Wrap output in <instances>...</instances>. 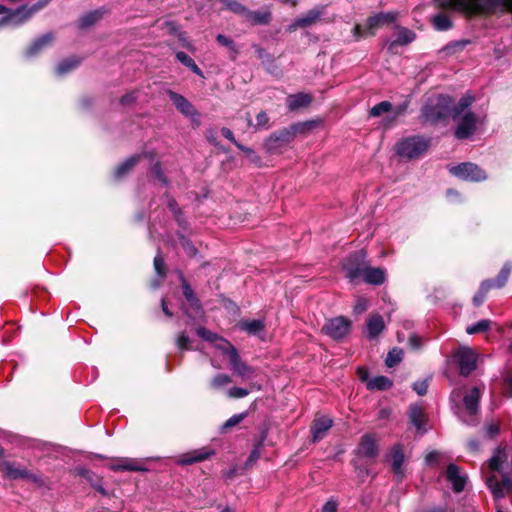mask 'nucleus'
Wrapping results in <instances>:
<instances>
[{
  "mask_svg": "<svg viewBox=\"0 0 512 512\" xmlns=\"http://www.w3.org/2000/svg\"><path fill=\"white\" fill-rule=\"evenodd\" d=\"M369 307V301L366 298L359 297L356 301V304L354 306V313L355 314H362L365 312Z\"/></svg>",
  "mask_w": 512,
  "mask_h": 512,
  "instance_id": "nucleus-60",
  "label": "nucleus"
},
{
  "mask_svg": "<svg viewBox=\"0 0 512 512\" xmlns=\"http://www.w3.org/2000/svg\"><path fill=\"white\" fill-rule=\"evenodd\" d=\"M397 17L398 13L394 11L381 12L370 16L366 22V30H363L360 25H355L353 28V35L356 39H360L366 35H374L378 28L394 23L397 20Z\"/></svg>",
  "mask_w": 512,
  "mask_h": 512,
  "instance_id": "nucleus-5",
  "label": "nucleus"
},
{
  "mask_svg": "<svg viewBox=\"0 0 512 512\" xmlns=\"http://www.w3.org/2000/svg\"><path fill=\"white\" fill-rule=\"evenodd\" d=\"M511 270L512 264L510 262L505 263L502 269L500 270L499 274L497 275L496 279L491 280L493 282L492 288H502L506 284L510 276Z\"/></svg>",
  "mask_w": 512,
  "mask_h": 512,
  "instance_id": "nucleus-41",
  "label": "nucleus"
},
{
  "mask_svg": "<svg viewBox=\"0 0 512 512\" xmlns=\"http://www.w3.org/2000/svg\"><path fill=\"white\" fill-rule=\"evenodd\" d=\"M167 207L175 216L176 221L182 227H185L186 221L182 218V213L175 199L169 197L167 194L165 195Z\"/></svg>",
  "mask_w": 512,
  "mask_h": 512,
  "instance_id": "nucleus-43",
  "label": "nucleus"
},
{
  "mask_svg": "<svg viewBox=\"0 0 512 512\" xmlns=\"http://www.w3.org/2000/svg\"><path fill=\"white\" fill-rule=\"evenodd\" d=\"M431 380H432V375H428L422 380H417L412 384V389L419 396H424L427 393V390H428Z\"/></svg>",
  "mask_w": 512,
  "mask_h": 512,
  "instance_id": "nucleus-47",
  "label": "nucleus"
},
{
  "mask_svg": "<svg viewBox=\"0 0 512 512\" xmlns=\"http://www.w3.org/2000/svg\"><path fill=\"white\" fill-rule=\"evenodd\" d=\"M232 382V378L224 373H219L213 377L211 380V388L215 390H219L226 385L230 384Z\"/></svg>",
  "mask_w": 512,
  "mask_h": 512,
  "instance_id": "nucleus-46",
  "label": "nucleus"
},
{
  "mask_svg": "<svg viewBox=\"0 0 512 512\" xmlns=\"http://www.w3.org/2000/svg\"><path fill=\"white\" fill-rule=\"evenodd\" d=\"M493 322L489 319H481L480 321L470 324L465 331L468 335L485 333L492 327Z\"/></svg>",
  "mask_w": 512,
  "mask_h": 512,
  "instance_id": "nucleus-37",
  "label": "nucleus"
},
{
  "mask_svg": "<svg viewBox=\"0 0 512 512\" xmlns=\"http://www.w3.org/2000/svg\"><path fill=\"white\" fill-rule=\"evenodd\" d=\"M506 453L503 449H497L494 455L491 457L489 461V467L492 471H499L501 469V465L504 461H506Z\"/></svg>",
  "mask_w": 512,
  "mask_h": 512,
  "instance_id": "nucleus-45",
  "label": "nucleus"
},
{
  "mask_svg": "<svg viewBox=\"0 0 512 512\" xmlns=\"http://www.w3.org/2000/svg\"><path fill=\"white\" fill-rule=\"evenodd\" d=\"M385 329V322L381 315L373 314L367 319L364 333L370 340L377 338Z\"/></svg>",
  "mask_w": 512,
  "mask_h": 512,
  "instance_id": "nucleus-25",
  "label": "nucleus"
},
{
  "mask_svg": "<svg viewBox=\"0 0 512 512\" xmlns=\"http://www.w3.org/2000/svg\"><path fill=\"white\" fill-rule=\"evenodd\" d=\"M473 102L474 97L470 93H466L450 110V116L456 124L455 136L458 139H467L476 131L478 118L469 109Z\"/></svg>",
  "mask_w": 512,
  "mask_h": 512,
  "instance_id": "nucleus-1",
  "label": "nucleus"
},
{
  "mask_svg": "<svg viewBox=\"0 0 512 512\" xmlns=\"http://www.w3.org/2000/svg\"><path fill=\"white\" fill-rule=\"evenodd\" d=\"M311 101L312 98L309 94H293L287 97V107L290 111H295L300 108L308 106L311 103Z\"/></svg>",
  "mask_w": 512,
  "mask_h": 512,
  "instance_id": "nucleus-31",
  "label": "nucleus"
},
{
  "mask_svg": "<svg viewBox=\"0 0 512 512\" xmlns=\"http://www.w3.org/2000/svg\"><path fill=\"white\" fill-rule=\"evenodd\" d=\"M212 454V450L202 448L180 455L176 463L179 465H191L208 459Z\"/></svg>",
  "mask_w": 512,
  "mask_h": 512,
  "instance_id": "nucleus-21",
  "label": "nucleus"
},
{
  "mask_svg": "<svg viewBox=\"0 0 512 512\" xmlns=\"http://www.w3.org/2000/svg\"><path fill=\"white\" fill-rule=\"evenodd\" d=\"M358 453L362 457L374 458L378 454V446L371 435H364L358 446Z\"/></svg>",
  "mask_w": 512,
  "mask_h": 512,
  "instance_id": "nucleus-28",
  "label": "nucleus"
},
{
  "mask_svg": "<svg viewBox=\"0 0 512 512\" xmlns=\"http://www.w3.org/2000/svg\"><path fill=\"white\" fill-rule=\"evenodd\" d=\"M409 422L413 425L420 434H423L425 429V422L427 420L424 408L420 404H411L408 410Z\"/></svg>",
  "mask_w": 512,
  "mask_h": 512,
  "instance_id": "nucleus-19",
  "label": "nucleus"
},
{
  "mask_svg": "<svg viewBox=\"0 0 512 512\" xmlns=\"http://www.w3.org/2000/svg\"><path fill=\"white\" fill-rule=\"evenodd\" d=\"M396 29V39L387 43V49L389 52H394L397 46L408 45L416 39L414 31L402 26H397Z\"/></svg>",
  "mask_w": 512,
  "mask_h": 512,
  "instance_id": "nucleus-17",
  "label": "nucleus"
},
{
  "mask_svg": "<svg viewBox=\"0 0 512 512\" xmlns=\"http://www.w3.org/2000/svg\"><path fill=\"white\" fill-rule=\"evenodd\" d=\"M0 471L3 477L10 480L28 479L37 482L38 477L24 467L17 465L14 462L7 460H0Z\"/></svg>",
  "mask_w": 512,
  "mask_h": 512,
  "instance_id": "nucleus-9",
  "label": "nucleus"
},
{
  "mask_svg": "<svg viewBox=\"0 0 512 512\" xmlns=\"http://www.w3.org/2000/svg\"><path fill=\"white\" fill-rule=\"evenodd\" d=\"M362 381L367 382V389L385 391L393 386V382L386 376H376L372 379H368V375L363 373L360 376Z\"/></svg>",
  "mask_w": 512,
  "mask_h": 512,
  "instance_id": "nucleus-29",
  "label": "nucleus"
},
{
  "mask_svg": "<svg viewBox=\"0 0 512 512\" xmlns=\"http://www.w3.org/2000/svg\"><path fill=\"white\" fill-rule=\"evenodd\" d=\"M113 471H146L147 468L143 463L134 458H120L110 466Z\"/></svg>",
  "mask_w": 512,
  "mask_h": 512,
  "instance_id": "nucleus-26",
  "label": "nucleus"
},
{
  "mask_svg": "<svg viewBox=\"0 0 512 512\" xmlns=\"http://www.w3.org/2000/svg\"><path fill=\"white\" fill-rule=\"evenodd\" d=\"M245 19L252 25H266L271 21V12L267 9L262 11H251L248 9Z\"/></svg>",
  "mask_w": 512,
  "mask_h": 512,
  "instance_id": "nucleus-35",
  "label": "nucleus"
},
{
  "mask_svg": "<svg viewBox=\"0 0 512 512\" xmlns=\"http://www.w3.org/2000/svg\"><path fill=\"white\" fill-rule=\"evenodd\" d=\"M177 347L180 350H190L191 340L185 332L179 334L176 340Z\"/></svg>",
  "mask_w": 512,
  "mask_h": 512,
  "instance_id": "nucleus-58",
  "label": "nucleus"
},
{
  "mask_svg": "<svg viewBox=\"0 0 512 512\" xmlns=\"http://www.w3.org/2000/svg\"><path fill=\"white\" fill-rule=\"evenodd\" d=\"M182 290L183 295L189 305V307L184 306L185 314L191 319H196L200 317L203 313L201 303L194 295V292L190 285L184 279L182 282Z\"/></svg>",
  "mask_w": 512,
  "mask_h": 512,
  "instance_id": "nucleus-13",
  "label": "nucleus"
},
{
  "mask_svg": "<svg viewBox=\"0 0 512 512\" xmlns=\"http://www.w3.org/2000/svg\"><path fill=\"white\" fill-rule=\"evenodd\" d=\"M481 397V390L478 387H473L465 392L463 397V406L459 417L467 424H474L476 416L479 411V399Z\"/></svg>",
  "mask_w": 512,
  "mask_h": 512,
  "instance_id": "nucleus-6",
  "label": "nucleus"
},
{
  "mask_svg": "<svg viewBox=\"0 0 512 512\" xmlns=\"http://www.w3.org/2000/svg\"><path fill=\"white\" fill-rule=\"evenodd\" d=\"M434 6L439 9H443V12L434 14L431 17L433 27L438 31H446L448 29V14L446 9L448 8V0H434Z\"/></svg>",
  "mask_w": 512,
  "mask_h": 512,
  "instance_id": "nucleus-22",
  "label": "nucleus"
},
{
  "mask_svg": "<svg viewBox=\"0 0 512 512\" xmlns=\"http://www.w3.org/2000/svg\"><path fill=\"white\" fill-rule=\"evenodd\" d=\"M240 330L247 332L251 335H259L264 331L265 323L260 319L241 320L238 324Z\"/></svg>",
  "mask_w": 512,
  "mask_h": 512,
  "instance_id": "nucleus-33",
  "label": "nucleus"
},
{
  "mask_svg": "<svg viewBox=\"0 0 512 512\" xmlns=\"http://www.w3.org/2000/svg\"><path fill=\"white\" fill-rule=\"evenodd\" d=\"M312 127H314V123L308 121V122L295 123V124H293V125H291L290 127H287V128H288V130L290 132H293V138H295V136L297 134H302L306 130L311 129Z\"/></svg>",
  "mask_w": 512,
  "mask_h": 512,
  "instance_id": "nucleus-51",
  "label": "nucleus"
},
{
  "mask_svg": "<svg viewBox=\"0 0 512 512\" xmlns=\"http://www.w3.org/2000/svg\"><path fill=\"white\" fill-rule=\"evenodd\" d=\"M431 145V138L422 135H413L402 138L396 143V154L404 159L412 160L423 156Z\"/></svg>",
  "mask_w": 512,
  "mask_h": 512,
  "instance_id": "nucleus-2",
  "label": "nucleus"
},
{
  "mask_svg": "<svg viewBox=\"0 0 512 512\" xmlns=\"http://www.w3.org/2000/svg\"><path fill=\"white\" fill-rule=\"evenodd\" d=\"M338 507V502L336 499H329L322 507L321 512H336Z\"/></svg>",
  "mask_w": 512,
  "mask_h": 512,
  "instance_id": "nucleus-64",
  "label": "nucleus"
},
{
  "mask_svg": "<svg viewBox=\"0 0 512 512\" xmlns=\"http://www.w3.org/2000/svg\"><path fill=\"white\" fill-rule=\"evenodd\" d=\"M392 109V104L389 101H382L374 105L369 112L371 117H378L383 113L389 112Z\"/></svg>",
  "mask_w": 512,
  "mask_h": 512,
  "instance_id": "nucleus-49",
  "label": "nucleus"
},
{
  "mask_svg": "<svg viewBox=\"0 0 512 512\" xmlns=\"http://www.w3.org/2000/svg\"><path fill=\"white\" fill-rule=\"evenodd\" d=\"M229 366L234 374L242 379H251L255 375V368L242 361L237 349L230 350Z\"/></svg>",
  "mask_w": 512,
  "mask_h": 512,
  "instance_id": "nucleus-12",
  "label": "nucleus"
},
{
  "mask_svg": "<svg viewBox=\"0 0 512 512\" xmlns=\"http://www.w3.org/2000/svg\"><path fill=\"white\" fill-rule=\"evenodd\" d=\"M293 139V132H290L286 127L271 133L265 140L264 147L268 153L274 154L293 141Z\"/></svg>",
  "mask_w": 512,
  "mask_h": 512,
  "instance_id": "nucleus-11",
  "label": "nucleus"
},
{
  "mask_svg": "<svg viewBox=\"0 0 512 512\" xmlns=\"http://www.w3.org/2000/svg\"><path fill=\"white\" fill-rule=\"evenodd\" d=\"M216 40L220 45L227 47L232 52H237L236 45L232 39L226 37L225 35L218 34Z\"/></svg>",
  "mask_w": 512,
  "mask_h": 512,
  "instance_id": "nucleus-59",
  "label": "nucleus"
},
{
  "mask_svg": "<svg viewBox=\"0 0 512 512\" xmlns=\"http://www.w3.org/2000/svg\"><path fill=\"white\" fill-rule=\"evenodd\" d=\"M467 480V475L460 471L456 465L450 463V483L454 491L461 492L465 488Z\"/></svg>",
  "mask_w": 512,
  "mask_h": 512,
  "instance_id": "nucleus-30",
  "label": "nucleus"
},
{
  "mask_svg": "<svg viewBox=\"0 0 512 512\" xmlns=\"http://www.w3.org/2000/svg\"><path fill=\"white\" fill-rule=\"evenodd\" d=\"M450 173L465 181H482L487 178L485 172L476 164L466 162L450 168Z\"/></svg>",
  "mask_w": 512,
  "mask_h": 512,
  "instance_id": "nucleus-10",
  "label": "nucleus"
},
{
  "mask_svg": "<svg viewBox=\"0 0 512 512\" xmlns=\"http://www.w3.org/2000/svg\"><path fill=\"white\" fill-rule=\"evenodd\" d=\"M482 10L505 8L512 10V0H471Z\"/></svg>",
  "mask_w": 512,
  "mask_h": 512,
  "instance_id": "nucleus-32",
  "label": "nucleus"
},
{
  "mask_svg": "<svg viewBox=\"0 0 512 512\" xmlns=\"http://www.w3.org/2000/svg\"><path fill=\"white\" fill-rule=\"evenodd\" d=\"M442 454L438 451H431L425 457V462L429 466H438L441 463Z\"/></svg>",
  "mask_w": 512,
  "mask_h": 512,
  "instance_id": "nucleus-57",
  "label": "nucleus"
},
{
  "mask_svg": "<svg viewBox=\"0 0 512 512\" xmlns=\"http://www.w3.org/2000/svg\"><path fill=\"white\" fill-rule=\"evenodd\" d=\"M247 416H248V412L247 411L239 413V414H234L228 420H226L224 422V424L222 425L221 429L223 431H225L227 429H230V428L238 425L240 422H242Z\"/></svg>",
  "mask_w": 512,
  "mask_h": 512,
  "instance_id": "nucleus-50",
  "label": "nucleus"
},
{
  "mask_svg": "<svg viewBox=\"0 0 512 512\" xmlns=\"http://www.w3.org/2000/svg\"><path fill=\"white\" fill-rule=\"evenodd\" d=\"M142 158L141 154L133 155L119 164L114 172L115 179L123 178Z\"/></svg>",
  "mask_w": 512,
  "mask_h": 512,
  "instance_id": "nucleus-34",
  "label": "nucleus"
},
{
  "mask_svg": "<svg viewBox=\"0 0 512 512\" xmlns=\"http://www.w3.org/2000/svg\"><path fill=\"white\" fill-rule=\"evenodd\" d=\"M269 117L265 111H261L256 116V124H252L250 115L247 114V123L249 126H253L255 131L266 130L269 128Z\"/></svg>",
  "mask_w": 512,
  "mask_h": 512,
  "instance_id": "nucleus-40",
  "label": "nucleus"
},
{
  "mask_svg": "<svg viewBox=\"0 0 512 512\" xmlns=\"http://www.w3.org/2000/svg\"><path fill=\"white\" fill-rule=\"evenodd\" d=\"M260 390L261 385H257L255 383H250V389L242 388V387H232L227 390L226 394L229 398L232 399H241L249 395L250 390Z\"/></svg>",
  "mask_w": 512,
  "mask_h": 512,
  "instance_id": "nucleus-39",
  "label": "nucleus"
},
{
  "mask_svg": "<svg viewBox=\"0 0 512 512\" xmlns=\"http://www.w3.org/2000/svg\"><path fill=\"white\" fill-rule=\"evenodd\" d=\"M366 266V253L363 250L351 253L342 262V269L345 272V276L351 282L362 275Z\"/></svg>",
  "mask_w": 512,
  "mask_h": 512,
  "instance_id": "nucleus-7",
  "label": "nucleus"
},
{
  "mask_svg": "<svg viewBox=\"0 0 512 512\" xmlns=\"http://www.w3.org/2000/svg\"><path fill=\"white\" fill-rule=\"evenodd\" d=\"M333 421L329 417H319L315 419L311 425L310 431L312 434V441L318 442L324 438L327 431L332 427Z\"/></svg>",
  "mask_w": 512,
  "mask_h": 512,
  "instance_id": "nucleus-24",
  "label": "nucleus"
},
{
  "mask_svg": "<svg viewBox=\"0 0 512 512\" xmlns=\"http://www.w3.org/2000/svg\"><path fill=\"white\" fill-rule=\"evenodd\" d=\"M493 282L491 280H485L481 283L479 290L473 297V303L475 306H480L488 293V291L492 288Z\"/></svg>",
  "mask_w": 512,
  "mask_h": 512,
  "instance_id": "nucleus-42",
  "label": "nucleus"
},
{
  "mask_svg": "<svg viewBox=\"0 0 512 512\" xmlns=\"http://www.w3.org/2000/svg\"><path fill=\"white\" fill-rule=\"evenodd\" d=\"M351 329V321L344 316H338L328 319L323 325L321 331L334 340H342Z\"/></svg>",
  "mask_w": 512,
  "mask_h": 512,
  "instance_id": "nucleus-8",
  "label": "nucleus"
},
{
  "mask_svg": "<svg viewBox=\"0 0 512 512\" xmlns=\"http://www.w3.org/2000/svg\"><path fill=\"white\" fill-rule=\"evenodd\" d=\"M404 458V452L400 445H394L387 455V459L391 463L392 470L399 479L404 476Z\"/></svg>",
  "mask_w": 512,
  "mask_h": 512,
  "instance_id": "nucleus-20",
  "label": "nucleus"
},
{
  "mask_svg": "<svg viewBox=\"0 0 512 512\" xmlns=\"http://www.w3.org/2000/svg\"><path fill=\"white\" fill-rule=\"evenodd\" d=\"M448 115V98L437 95L428 98L421 110V121L425 124H435Z\"/></svg>",
  "mask_w": 512,
  "mask_h": 512,
  "instance_id": "nucleus-4",
  "label": "nucleus"
},
{
  "mask_svg": "<svg viewBox=\"0 0 512 512\" xmlns=\"http://www.w3.org/2000/svg\"><path fill=\"white\" fill-rule=\"evenodd\" d=\"M196 332L200 338L211 343H216V341L220 339V336L218 334L211 332L204 327L198 328Z\"/></svg>",
  "mask_w": 512,
  "mask_h": 512,
  "instance_id": "nucleus-52",
  "label": "nucleus"
},
{
  "mask_svg": "<svg viewBox=\"0 0 512 512\" xmlns=\"http://www.w3.org/2000/svg\"><path fill=\"white\" fill-rule=\"evenodd\" d=\"M255 51L262 63H270L273 61V57L264 48L255 46Z\"/></svg>",
  "mask_w": 512,
  "mask_h": 512,
  "instance_id": "nucleus-62",
  "label": "nucleus"
},
{
  "mask_svg": "<svg viewBox=\"0 0 512 512\" xmlns=\"http://www.w3.org/2000/svg\"><path fill=\"white\" fill-rule=\"evenodd\" d=\"M213 344L217 349L221 350L224 354H226L229 359L231 355L230 350L236 349L229 341L225 340L221 336L220 339H218V341H216V343Z\"/></svg>",
  "mask_w": 512,
  "mask_h": 512,
  "instance_id": "nucleus-53",
  "label": "nucleus"
},
{
  "mask_svg": "<svg viewBox=\"0 0 512 512\" xmlns=\"http://www.w3.org/2000/svg\"><path fill=\"white\" fill-rule=\"evenodd\" d=\"M227 9L237 15L244 17V18L246 16V14L248 13V8L236 0L229 3V6L227 7Z\"/></svg>",
  "mask_w": 512,
  "mask_h": 512,
  "instance_id": "nucleus-55",
  "label": "nucleus"
},
{
  "mask_svg": "<svg viewBox=\"0 0 512 512\" xmlns=\"http://www.w3.org/2000/svg\"><path fill=\"white\" fill-rule=\"evenodd\" d=\"M54 34L47 32L36 38L25 50L24 55L28 59H32L41 54L54 41Z\"/></svg>",
  "mask_w": 512,
  "mask_h": 512,
  "instance_id": "nucleus-15",
  "label": "nucleus"
},
{
  "mask_svg": "<svg viewBox=\"0 0 512 512\" xmlns=\"http://www.w3.org/2000/svg\"><path fill=\"white\" fill-rule=\"evenodd\" d=\"M80 61L76 57H69L62 60L55 68V73L58 76H64L74 70Z\"/></svg>",
  "mask_w": 512,
  "mask_h": 512,
  "instance_id": "nucleus-36",
  "label": "nucleus"
},
{
  "mask_svg": "<svg viewBox=\"0 0 512 512\" xmlns=\"http://www.w3.org/2000/svg\"><path fill=\"white\" fill-rule=\"evenodd\" d=\"M152 174L164 185L168 186V179L163 175L161 166L159 163H156L152 167Z\"/></svg>",
  "mask_w": 512,
  "mask_h": 512,
  "instance_id": "nucleus-61",
  "label": "nucleus"
},
{
  "mask_svg": "<svg viewBox=\"0 0 512 512\" xmlns=\"http://www.w3.org/2000/svg\"><path fill=\"white\" fill-rule=\"evenodd\" d=\"M154 268L160 277L166 275L165 263L160 251H158L157 255L154 257Z\"/></svg>",
  "mask_w": 512,
  "mask_h": 512,
  "instance_id": "nucleus-54",
  "label": "nucleus"
},
{
  "mask_svg": "<svg viewBox=\"0 0 512 512\" xmlns=\"http://www.w3.org/2000/svg\"><path fill=\"white\" fill-rule=\"evenodd\" d=\"M323 14V8H313L307 11L302 16L296 18L291 24L287 26V31L294 32L298 28H307L313 25L320 19Z\"/></svg>",
  "mask_w": 512,
  "mask_h": 512,
  "instance_id": "nucleus-16",
  "label": "nucleus"
},
{
  "mask_svg": "<svg viewBox=\"0 0 512 512\" xmlns=\"http://www.w3.org/2000/svg\"><path fill=\"white\" fill-rule=\"evenodd\" d=\"M430 301L438 305L440 302L444 301L446 298V289L444 286H435L429 294Z\"/></svg>",
  "mask_w": 512,
  "mask_h": 512,
  "instance_id": "nucleus-48",
  "label": "nucleus"
},
{
  "mask_svg": "<svg viewBox=\"0 0 512 512\" xmlns=\"http://www.w3.org/2000/svg\"><path fill=\"white\" fill-rule=\"evenodd\" d=\"M102 15L103 13L100 10L90 11L79 19L78 26L81 29L89 28L99 21L102 18Z\"/></svg>",
  "mask_w": 512,
  "mask_h": 512,
  "instance_id": "nucleus-38",
  "label": "nucleus"
},
{
  "mask_svg": "<svg viewBox=\"0 0 512 512\" xmlns=\"http://www.w3.org/2000/svg\"><path fill=\"white\" fill-rule=\"evenodd\" d=\"M481 355L471 346L460 345L454 349L452 360L461 376L471 375L477 368Z\"/></svg>",
  "mask_w": 512,
  "mask_h": 512,
  "instance_id": "nucleus-3",
  "label": "nucleus"
},
{
  "mask_svg": "<svg viewBox=\"0 0 512 512\" xmlns=\"http://www.w3.org/2000/svg\"><path fill=\"white\" fill-rule=\"evenodd\" d=\"M51 0H39L37 1L35 4L31 5L30 7H28V12L30 13L31 17L38 11H40L41 9H43L44 7H46L49 3H50Z\"/></svg>",
  "mask_w": 512,
  "mask_h": 512,
  "instance_id": "nucleus-63",
  "label": "nucleus"
},
{
  "mask_svg": "<svg viewBox=\"0 0 512 512\" xmlns=\"http://www.w3.org/2000/svg\"><path fill=\"white\" fill-rule=\"evenodd\" d=\"M361 276L365 283L371 285H381L386 281V271L381 267L366 266Z\"/></svg>",
  "mask_w": 512,
  "mask_h": 512,
  "instance_id": "nucleus-27",
  "label": "nucleus"
},
{
  "mask_svg": "<svg viewBox=\"0 0 512 512\" xmlns=\"http://www.w3.org/2000/svg\"><path fill=\"white\" fill-rule=\"evenodd\" d=\"M6 18L8 19V25L13 27H19L26 23L31 15L28 12V6L22 5L16 9H11L7 7V11L4 12Z\"/></svg>",
  "mask_w": 512,
  "mask_h": 512,
  "instance_id": "nucleus-18",
  "label": "nucleus"
},
{
  "mask_svg": "<svg viewBox=\"0 0 512 512\" xmlns=\"http://www.w3.org/2000/svg\"><path fill=\"white\" fill-rule=\"evenodd\" d=\"M179 240H180V244L181 246L183 247V249L190 255V256H195L197 254V249L196 247L193 245V243L188 239L186 238L185 236L183 235H180L179 236Z\"/></svg>",
  "mask_w": 512,
  "mask_h": 512,
  "instance_id": "nucleus-56",
  "label": "nucleus"
},
{
  "mask_svg": "<svg viewBox=\"0 0 512 512\" xmlns=\"http://www.w3.org/2000/svg\"><path fill=\"white\" fill-rule=\"evenodd\" d=\"M486 483L495 498H503L512 489V481L506 476L501 482L495 476L488 477Z\"/></svg>",
  "mask_w": 512,
  "mask_h": 512,
  "instance_id": "nucleus-23",
  "label": "nucleus"
},
{
  "mask_svg": "<svg viewBox=\"0 0 512 512\" xmlns=\"http://www.w3.org/2000/svg\"><path fill=\"white\" fill-rule=\"evenodd\" d=\"M170 100L174 104V106L186 117L191 118V120L198 125L199 124V113L195 109V107L181 94H178L173 91H169L168 93Z\"/></svg>",
  "mask_w": 512,
  "mask_h": 512,
  "instance_id": "nucleus-14",
  "label": "nucleus"
},
{
  "mask_svg": "<svg viewBox=\"0 0 512 512\" xmlns=\"http://www.w3.org/2000/svg\"><path fill=\"white\" fill-rule=\"evenodd\" d=\"M403 358V350L397 347L392 348L385 359V364L387 367L392 368L399 364Z\"/></svg>",
  "mask_w": 512,
  "mask_h": 512,
  "instance_id": "nucleus-44",
  "label": "nucleus"
}]
</instances>
